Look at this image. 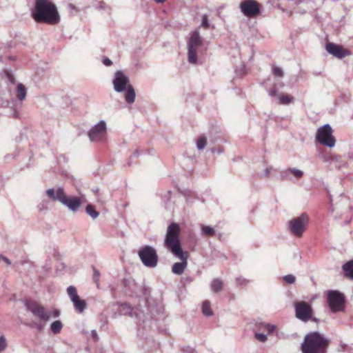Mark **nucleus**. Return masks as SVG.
Listing matches in <instances>:
<instances>
[{
    "label": "nucleus",
    "instance_id": "nucleus-1",
    "mask_svg": "<svg viewBox=\"0 0 353 353\" xmlns=\"http://www.w3.org/2000/svg\"><path fill=\"white\" fill-rule=\"evenodd\" d=\"M31 15L33 19L39 23L56 25L60 21V16L56 6L49 0H35Z\"/></svg>",
    "mask_w": 353,
    "mask_h": 353
},
{
    "label": "nucleus",
    "instance_id": "nucleus-2",
    "mask_svg": "<svg viewBox=\"0 0 353 353\" xmlns=\"http://www.w3.org/2000/svg\"><path fill=\"white\" fill-rule=\"evenodd\" d=\"M330 341L319 332L306 334L301 345L302 353H327Z\"/></svg>",
    "mask_w": 353,
    "mask_h": 353
},
{
    "label": "nucleus",
    "instance_id": "nucleus-3",
    "mask_svg": "<svg viewBox=\"0 0 353 353\" xmlns=\"http://www.w3.org/2000/svg\"><path fill=\"white\" fill-rule=\"evenodd\" d=\"M112 83L117 92H125V100L127 103L132 104L134 102L136 97L134 89L130 83L129 78L121 70L115 72Z\"/></svg>",
    "mask_w": 353,
    "mask_h": 353
},
{
    "label": "nucleus",
    "instance_id": "nucleus-4",
    "mask_svg": "<svg viewBox=\"0 0 353 353\" xmlns=\"http://www.w3.org/2000/svg\"><path fill=\"white\" fill-rule=\"evenodd\" d=\"M180 227L176 223H172L167 228L163 245L171 252L183 250L179 240Z\"/></svg>",
    "mask_w": 353,
    "mask_h": 353
},
{
    "label": "nucleus",
    "instance_id": "nucleus-5",
    "mask_svg": "<svg viewBox=\"0 0 353 353\" xmlns=\"http://www.w3.org/2000/svg\"><path fill=\"white\" fill-rule=\"evenodd\" d=\"M309 223V216L302 213L299 216L292 219L288 222L287 229L296 237H301L305 232Z\"/></svg>",
    "mask_w": 353,
    "mask_h": 353
},
{
    "label": "nucleus",
    "instance_id": "nucleus-6",
    "mask_svg": "<svg viewBox=\"0 0 353 353\" xmlns=\"http://www.w3.org/2000/svg\"><path fill=\"white\" fill-rule=\"evenodd\" d=\"M203 44V39L198 30H194L188 41V60L190 63H197V50Z\"/></svg>",
    "mask_w": 353,
    "mask_h": 353
},
{
    "label": "nucleus",
    "instance_id": "nucleus-7",
    "mask_svg": "<svg viewBox=\"0 0 353 353\" xmlns=\"http://www.w3.org/2000/svg\"><path fill=\"white\" fill-rule=\"evenodd\" d=\"M138 255L145 266L155 268L157 265L159 257L153 247L150 245L141 247L138 251Z\"/></svg>",
    "mask_w": 353,
    "mask_h": 353
},
{
    "label": "nucleus",
    "instance_id": "nucleus-8",
    "mask_svg": "<svg viewBox=\"0 0 353 353\" xmlns=\"http://www.w3.org/2000/svg\"><path fill=\"white\" fill-rule=\"evenodd\" d=\"M327 301L332 312L344 311L345 298L343 293L338 290H330L327 292Z\"/></svg>",
    "mask_w": 353,
    "mask_h": 353
},
{
    "label": "nucleus",
    "instance_id": "nucleus-9",
    "mask_svg": "<svg viewBox=\"0 0 353 353\" xmlns=\"http://www.w3.org/2000/svg\"><path fill=\"white\" fill-rule=\"evenodd\" d=\"M316 140L320 144L328 148L334 147L336 139L332 134V129L330 124H325L318 129Z\"/></svg>",
    "mask_w": 353,
    "mask_h": 353
},
{
    "label": "nucleus",
    "instance_id": "nucleus-10",
    "mask_svg": "<svg viewBox=\"0 0 353 353\" xmlns=\"http://www.w3.org/2000/svg\"><path fill=\"white\" fill-rule=\"evenodd\" d=\"M239 8L245 17L254 18L261 13V5L256 0H244L240 3Z\"/></svg>",
    "mask_w": 353,
    "mask_h": 353
},
{
    "label": "nucleus",
    "instance_id": "nucleus-11",
    "mask_svg": "<svg viewBox=\"0 0 353 353\" xmlns=\"http://www.w3.org/2000/svg\"><path fill=\"white\" fill-rule=\"evenodd\" d=\"M295 316L303 322H307L312 319L313 310L312 306L305 301L294 303Z\"/></svg>",
    "mask_w": 353,
    "mask_h": 353
},
{
    "label": "nucleus",
    "instance_id": "nucleus-12",
    "mask_svg": "<svg viewBox=\"0 0 353 353\" xmlns=\"http://www.w3.org/2000/svg\"><path fill=\"white\" fill-rule=\"evenodd\" d=\"M26 307L34 316L43 321H48L50 319V314L48 312L43 306L38 304L36 301H30L26 303Z\"/></svg>",
    "mask_w": 353,
    "mask_h": 353
},
{
    "label": "nucleus",
    "instance_id": "nucleus-13",
    "mask_svg": "<svg viewBox=\"0 0 353 353\" xmlns=\"http://www.w3.org/2000/svg\"><path fill=\"white\" fill-rule=\"evenodd\" d=\"M172 253L181 261L173 264L172 272L175 274L181 275L188 265V252L179 250Z\"/></svg>",
    "mask_w": 353,
    "mask_h": 353
},
{
    "label": "nucleus",
    "instance_id": "nucleus-14",
    "mask_svg": "<svg viewBox=\"0 0 353 353\" xmlns=\"http://www.w3.org/2000/svg\"><path fill=\"white\" fill-rule=\"evenodd\" d=\"M106 132V123L104 120H101L95 124L88 132V137L92 142L102 140Z\"/></svg>",
    "mask_w": 353,
    "mask_h": 353
},
{
    "label": "nucleus",
    "instance_id": "nucleus-15",
    "mask_svg": "<svg viewBox=\"0 0 353 353\" xmlns=\"http://www.w3.org/2000/svg\"><path fill=\"white\" fill-rule=\"evenodd\" d=\"M325 49L329 54L339 59H343L351 54L350 51L345 49L342 46L331 42L326 44Z\"/></svg>",
    "mask_w": 353,
    "mask_h": 353
},
{
    "label": "nucleus",
    "instance_id": "nucleus-16",
    "mask_svg": "<svg viewBox=\"0 0 353 353\" xmlns=\"http://www.w3.org/2000/svg\"><path fill=\"white\" fill-rule=\"evenodd\" d=\"M61 203L67 206L71 211L75 212L78 211L81 205V200L79 197H68L65 194Z\"/></svg>",
    "mask_w": 353,
    "mask_h": 353
},
{
    "label": "nucleus",
    "instance_id": "nucleus-17",
    "mask_svg": "<svg viewBox=\"0 0 353 353\" xmlns=\"http://www.w3.org/2000/svg\"><path fill=\"white\" fill-rule=\"evenodd\" d=\"M123 284L126 294L134 296L137 294L138 286L134 279L131 278L124 279Z\"/></svg>",
    "mask_w": 353,
    "mask_h": 353
},
{
    "label": "nucleus",
    "instance_id": "nucleus-18",
    "mask_svg": "<svg viewBox=\"0 0 353 353\" xmlns=\"http://www.w3.org/2000/svg\"><path fill=\"white\" fill-rule=\"evenodd\" d=\"M46 193L50 200L53 201H58L61 203L65 195L63 188L61 187L58 188L57 190L54 188H50L46 190Z\"/></svg>",
    "mask_w": 353,
    "mask_h": 353
},
{
    "label": "nucleus",
    "instance_id": "nucleus-19",
    "mask_svg": "<svg viewBox=\"0 0 353 353\" xmlns=\"http://www.w3.org/2000/svg\"><path fill=\"white\" fill-rule=\"evenodd\" d=\"M293 175L296 179H301L303 176V172L295 168H288L283 171V176L285 179H290V175Z\"/></svg>",
    "mask_w": 353,
    "mask_h": 353
},
{
    "label": "nucleus",
    "instance_id": "nucleus-20",
    "mask_svg": "<svg viewBox=\"0 0 353 353\" xmlns=\"http://www.w3.org/2000/svg\"><path fill=\"white\" fill-rule=\"evenodd\" d=\"M74 307V310L79 312L82 313L87 308V303L84 299L78 297L75 301H72Z\"/></svg>",
    "mask_w": 353,
    "mask_h": 353
},
{
    "label": "nucleus",
    "instance_id": "nucleus-21",
    "mask_svg": "<svg viewBox=\"0 0 353 353\" xmlns=\"http://www.w3.org/2000/svg\"><path fill=\"white\" fill-rule=\"evenodd\" d=\"M345 276L351 280H353V259L348 261L343 267Z\"/></svg>",
    "mask_w": 353,
    "mask_h": 353
},
{
    "label": "nucleus",
    "instance_id": "nucleus-22",
    "mask_svg": "<svg viewBox=\"0 0 353 353\" xmlns=\"http://www.w3.org/2000/svg\"><path fill=\"white\" fill-rule=\"evenodd\" d=\"M223 287V282L221 279L216 278L212 280L210 283L211 290L215 293L219 292Z\"/></svg>",
    "mask_w": 353,
    "mask_h": 353
},
{
    "label": "nucleus",
    "instance_id": "nucleus-23",
    "mask_svg": "<svg viewBox=\"0 0 353 353\" xmlns=\"http://www.w3.org/2000/svg\"><path fill=\"white\" fill-rule=\"evenodd\" d=\"M26 94H27V90H26L25 85L21 83H18L17 86V99L19 101H22L26 99Z\"/></svg>",
    "mask_w": 353,
    "mask_h": 353
},
{
    "label": "nucleus",
    "instance_id": "nucleus-24",
    "mask_svg": "<svg viewBox=\"0 0 353 353\" xmlns=\"http://www.w3.org/2000/svg\"><path fill=\"white\" fill-rule=\"evenodd\" d=\"M283 2H281V3H279L278 6L282 10H285V9L282 7L283 6L289 7L290 8H294L296 6L302 3L303 0H283Z\"/></svg>",
    "mask_w": 353,
    "mask_h": 353
},
{
    "label": "nucleus",
    "instance_id": "nucleus-25",
    "mask_svg": "<svg viewBox=\"0 0 353 353\" xmlns=\"http://www.w3.org/2000/svg\"><path fill=\"white\" fill-rule=\"evenodd\" d=\"M120 313L121 315L132 316V308L127 303H122L121 305Z\"/></svg>",
    "mask_w": 353,
    "mask_h": 353
},
{
    "label": "nucleus",
    "instance_id": "nucleus-26",
    "mask_svg": "<svg viewBox=\"0 0 353 353\" xmlns=\"http://www.w3.org/2000/svg\"><path fill=\"white\" fill-rule=\"evenodd\" d=\"M67 294L71 301H75L79 297L77 288L73 285H70L67 288Z\"/></svg>",
    "mask_w": 353,
    "mask_h": 353
},
{
    "label": "nucleus",
    "instance_id": "nucleus-27",
    "mask_svg": "<svg viewBox=\"0 0 353 353\" xmlns=\"http://www.w3.org/2000/svg\"><path fill=\"white\" fill-rule=\"evenodd\" d=\"M294 97L288 94H281L279 97V103L280 105H288L294 102Z\"/></svg>",
    "mask_w": 353,
    "mask_h": 353
},
{
    "label": "nucleus",
    "instance_id": "nucleus-28",
    "mask_svg": "<svg viewBox=\"0 0 353 353\" xmlns=\"http://www.w3.org/2000/svg\"><path fill=\"white\" fill-rule=\"evenodd\" d=\"M85 212L93 219H97L99 215V212H97L94 209V206L91 204L87 205L85 208Z\"/></svg>",
    "mask_w": 353,
    "mask_h": 353
},
{
    "label": "nucleus",
    "instance_id": "nucleus-29",
    "mask_svg": "<svg viewBox=\"0 0 353 353\" xmlns=\"http://www.w3.org/2000/svg\"><path fill=\"white\" fill-rule=\"evenodd\" d=\"M62 327H63V324L59 320L52 322L50 325V330H51L52 332L54 334L59 333L61 332Z\"/></svg>",
    "mask_w": 353,
    "mask_h": 353
},
{
    "label": "nucleus",
    "instance_id": "nucleus-30",
    "mask_svg": "<svg viewBox=\"0 0 353 353\" xmlns=\"http://www.w3.org/2000/svg\"><path fill=\"white\" fill-rule=\"evenodd\" d=\"M202 312L206 316H210L212 315L213 313L210 308V302L208 301H205L203 303Z\"/></svg>",
    "mask_w": 353,
    "mask_h": 353
},
{
    "label": "nucleus",
    "instance_id": "nucleus-31",
    "mask_svg": "<svg viewBox=\"0 0 353 353\" xmlns=\"http://www.w3.org/2000/svg\"><path fill=\"white\" fill-rule=\"evenodd\" d=\"M201 233L203 235L212 236L215 234L214 229L209 225H205L202 228Z\"/></svg>",
    "mask_w": 353,
    "mask_h": 353
},
{
    "label": "nucleus",
    "instance_id": "nucleus-32",
    "mask_svg": "<svg viewBox=\"0 0 353 353\" xmlns=\"http://www.w3.org/2000/svg\"><path fill=\"white\" fill-rule=\"evenodd\" d=\"M260 328L266 330L268 334H271L275 330L276 326L272 324L262 323L260 325Z\"/></svg>",
    "mask_w": 353,
    "mask_h": 353
},
{
    "label": "nucleus",
    "instance_id": "nucleus-33",
    "mask_svg": "<svg viewBox=\"0 0 353 353\" xmlns=\"http://www.w3.org/2000/svg\"><path fill=\"white\" fill-rule=\"evenodd\" d=\"M206 145V139L204 137H200L196 142V148L199 150H202Z\"/></svg>",
    "mask_w": 353,
    "mask_h": 353
},
{
    "label": "nucleus",
    "instance_id": "nucleus-34",
    "mask_svg": "<svg viewBox=\"0 0 353 353\" xmlns=\"http://www.w3.org/2000/svg\"><path fill=\"white\" fill-rule=\"evenodd\" d=\"M100 272L99 271L93 267V281L97 284V288L99 286V278H100Z\"/></svg>",
    "mask_w": 353,
    "mask_h": 353
},
{
    "label": "nucleus",
    "instance_id": "nucleus-35",
    "mask_svg": "<svg viewBox=\"0 0 353 353\" xmlns=\"http://www.w3.org/2000/svg\"><path fill=\"white\" fill-rule=\"evenodd\" d=\"M7 341L4 336H0V352H3L7 347Z\"/></svg>",
    "mask_w": 353,
    "mask_h": 353
},
{
    "label": "nucleus",
    "instance_id": "nucleus-36",
    "mask_svg": "<svg viewBox=\"0 0 353 353\" xmlns=\"http://www.w3.org/2000/svg\"><path fill=\"white\" fill-rule=\"evenodd\" d=\"M255 338L260 342L264 343L268 340L267 335L262 333H255Z\"/></svg>",
    "mask_w": 353,
    "mask_h": 353
},
{
    "label": "nucleus",
    "instance_id": "nucleus-37",
    "mask_svg": "<svg viewBox=\"0 0 353 353\" xmlns=\"http://www.w3.org/2000/svg\"><path fill=\"white\" fill-rule=\"evenodd\" d=\"M272 74L274 76H278L279 77H283V72L281 68H280L279 67H274L272 68Z\"/></svg>",
    "mask_w": 353,
    "mask_h": 353
},
{
    "label": "nucleus",
    "instance_id": "nucleus-38",
    "mask_svg": "<svg viewBox=\"0 0 353 353\" xmlns=\"http://www.w3.org/2000/svg\"><path fill=\"white\" fill-rule=\"evenodd\" d=\"M201 26L209 28H210V23L208 19V16L206 14H204L202 16V20H201Z\"/></svg>",
    "mask_w": 353,
    "mask_h": 353
},
{
    "label": "nucleus",
    "instance_id": "nucleus-39",
    "mask_svg": "<svg viewBox=\"0 0 353 353\" xmlns=\"http://www.w3.org/2000/svg\"><path fill=\"white\" fill-rule=\"evenodd\" d=\"M283 280L288 283H293L295 281V276L292 274H288L283 277Z\"/></svg>",
    "mask_w": 353,
    "mask_h": 353
},
{
    "label": "nucleus",
    "instance_id": "nucleus-40",
    "mask_svg": "<svg viewBox=\"0 0 353 353\" xmlns=\"http://www.w3.org/2000/svg\"><path fill=\"white\" fill-rule=\"evenodd\" d=\"M236 281L238 285H244L248 283V281L242 276L237 277Z\"/></svg>",
    "mask_w": 353,
    "mask_h": 353
},
{
    "label": "nucleus",
    "instance_id": "nucleus-41",
    "mask_svg": "<svg viewBox=\"0 0 353 353\" xmlns=\"http://www.w3.org/2000/svg\"><path fill=\"white\" fill-rule=\"evenodd\" d=\"M182 352L183 353H194L195 350L190 346H185L182 348Z\"/></svg>",
    "mask_w": 353,
    "mask_h": 353
},
{
    "label": "nucleus",
    "instance_id": "nucleus-42",
    "mask_svg": "<svg viewBox=\"0 0 353 353\" xmlns=\"http://www.w3.org/2000/svg\"><path fill=\"white\" fill-rule=\"evenodd\" d=\"M6 77L11 83H14V77L10 71H6Z\"/></svg>",
    "mask_w": 353,
    "mask_h": 353
},
{
    "label": "nucleus",
    "instance_id": "nucleus-43",
    "mask_svg": "<svg viewBox=\"0 0 353 353\" xmlns=\"http://www.w3.org/2000/svg\"><path fill=\"white\" fill-rule=\"evenodd\" d=\"M103 63L106 66H110L112 64V62L109 58L104 57L103 59Z\"/></svg>",
    "mask_w": 353,
    "mask_h": 353
},
{
    "label": "nucleus",
    "instance_id": "nucleus-44",
    "mask_svg": "<svg viewBox=\"0 0 353 353\" xmlns=\"http://www.w3.org/2000/svg\"><path fill=\"white\" fill-rule=\"evenodd\" d=\"M269 94H270V96H271V97H276L278 99H279V97L280 96V95H279V94H277L276 90L275 88H272V89H271V90L269 91Z\"/></svg>",
    "mask_w": 353,
    "mask_h": 353
},
{
    "label": "nucleus",
    "instance_id": "nucleus-45",
    "mask_svg": "<svg viewBox=\"0 0 353 353\" xmlns=\"http://www.w3.org/2000/svg\"><path fill=\"white\" fill-rule=\"evenodd\" d=\"M91 335L94 341H97L99 340V336L97 334V332L95 330H93L91 331Z\"/></svg>",
    "mask_w": 353,
    "mask_h": 353
},
{
    "label": "nucleus",
    "instance_id": "nucleus-46",
    "mask_svg": "<svg viewBox=\"0 0 353 353\" xmlns=\"http://www.w3.org/2000/svg\"><path fill=\"white\" fill-rule=\"evenodd\" d=\"M0 259L4 261L7 265H10L11 264V261L10 259H8L7 257L0 255Z\"/></svg>",
    "mask_w": 353,
    "mask_h": 353
},
{
    "label": "nucleus",
    "instance_id": "nucleus-47",
    "mask_svg": "<svg viewBox=\"0 0 353 353\" xmlns=\"http://www.w3.org/2000/svg\"><path fill=\"white\" fill-rule=\"evenodd\" d=\"M272 170V167L270 166V167L266 168L265 170V172H264V176L266 177L268 176Z\"/></svg>",
    "mask_w": 353,
    "mask_h": 353
},
{
    "label": "nucleus",
    "instance_id": "nucleus-48",
    "mask_svg": "<svg viewBox=\"0 0 353 353\" xmlns=\"http://www.w3.org/2000/svg\"><path fill=\"white\" fill-rule=\"evenodd\" d=\"M105 3L103 1L99 3L98 8L99 10H103L105 8Z\"/></svg>",
    "mask_w": 353,
    "mask_h": 353
},
{
    "label": "nucleus",
    "instance_id": "nucleus-49",
    "mask_svg": "<svg viewBox=\"0 0 353 353\" xmlns=\"http://www.w3.org/2000/svg\"><path fill=\"white\" fill-rule=\"evenodd\" d=\"M310 320H312V321H314L315 323H319V321H320L319 319H317L316 317H312V319Z\"/></svg>",
    "mask_w": 353,
    "mask_h": 353
},
{
    "label": "nucleus",
    "instance_id": "nucleus-50",
    "mask_svg": "<svg viewBox=\"0 0 353 353\" xmlns=\"http://www.w3.org/2000/svg\"><path fill=\"white\" fill-rule=\"evenodd\" d=\"M59 314H60L59 311H58V310H55V311L54 312V317H57V316H59Z\"/></svg>",
    "mask_w": 353,
    "mask_h": 353
},
{
    "label": "nucleus",
    "instance_id": "nucleus-51",
    "mask_svg": "<svg viewBox=\"0 0 353 353\" xmlns=\"http://www.w3.org/2000/svg\"><path fill=\"white\" fill-rule=\"evenodd\" d=\"M134 156L135 157H139V152H138V150H135L134 152Z\"/></svg>",
    "mask_w": 353,
    "mask_h": 353
},
{
    "label": "nucleus",
    "instance_id": "nucleus-52",
    "mask_svg": "<svg viewBox=\"0 0 353 353\" xmlns=\"http://www.w3.org/2000/svg\"><path fill=\"white\" fill-rule=\"evenodd\" d=\"M13 117H17V112L15 110H14Z\"/></svg>",
    "mask_w": 353,
    "mask_h": 353
},
{
    "label": "nucleus",
    "instance_id": "nucleus-53",
    "mask_svg": "<svg viewBox=\"0 0 353 353\" xmlns=\"http://www.w3.org/2000/svg\"><path fill=\"white\" fill-rule=\"evenodd\" d=\"M350 221H351V219H350V220H348V221H345V224H348V223L350 222Z\"/></svg>",
    "mask_w": 353,
    "mask_h": 353
},
{
    "label": "nucleus",
    "instance_id": "nucleus-54",
    "mask_svg": "<svg viewBox=\"0 0 353 353\" xmlns=\"http://www.w3.org/2000/svg\"><path fill=\"white\" fill-rule=\"evenodd\" d=\"M37 327H38L39 330H40V329H41V326L40 325H37Z\"/></svg>",
    "mask_w": 353,
    "mask_h": 353
}]
</instances>
